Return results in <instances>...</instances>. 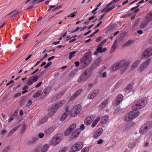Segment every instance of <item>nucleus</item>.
Wrapping results in <instances>:
<instances>
[{
	"label": "nucleus",
	"mask_w": 152,
	"mask_h": 152,
	"mask_svg": "<svg viewBox=\"0 0 152 152\" xmlns=\"http://www.w3.org/2000/svg\"><path fill=\"white\" fill-rule=\"evenodd\" d=\"M14 116H15V115H12L11 116L10 119L9 120L8 122H10L13 119H14Z\"/></svg>",
	"instance_id": "nucleus-55"
},
{
	"label": "nucleus",
	"mask_w": 152,
	"mask_h": 152,
	"mask_svg": "<svg viewBox=\"0 0 152 152\" xmlns=\"http://www.w3.org/2000/svg\"><path fill=\"white\" fill-rule=\"evenodd\" d=\"M107 75V72H106L103 73L102 74V76L103 78L105 77Z\"/></svg>",
	"instance_id": "nucleus-59"
},
{
	"label": "nucleus",
	"mask_w": 152,
	"mask_h": 152,
	"mask_svg": "<svg viewBox=\"0 0 152 152\" xmlns=\"http://www.w3.org/2000/svg\"><path fill=\"white\" fill-rule=\"evenodd\" d=\"M151 61L150 58L147 59L140 66L139 69V71L140 72L143 71L144 69L146 68L150 64Z\"/></svg>",
	"instance_id": "nucleus-12"
},
{
	"label": "nucleus",
	"mask_w": 152,
	"mask_h": 152,
	"mask_svg": "<svg viewBox=\"0 0 152 152\" xmlns=\"http://www.w3.org/2000/svg\"><path fill=\"white\" fill-rule=\"evenodd\" d=\"M102 38V37H99V38H97L96 39V42H99L101 40Z\"/></svg>",
	"instance_id": "nucleus-63"
},
{
	"label": "nucleus",
	"mask_w": 152,
	"mask_h": 152,
	"mask_svg": "<svg viewBox=\"0 0 152 152\" xmlns=\"http://www.w3.org/2000/svg\"><path fill=\"white\" fill-rule=\"evenodd\" d=\"M49 146V144H45L42 147H38L37 152H46L48 150Z\"/></svg>",
	"instance_id": "nucleus-14"
},
{
	"label": "nucleus",
	"mask_w": 152,
	"mask_h": 152,
	"mask_svg": "<svg viewBox=\"0 0 152 152\" xmlns=\"http://www.w3.org/2000/svg\"><path fill=\"white\" fill-rule=\"evenodd\" d=\"M94 119L93 116L90 115L87 117L85 120V124L86 125L90 124Z\"/></svg>",
	"instance_id": "nucleus-17"
},
{
	"label": "nucleus",
	"mask_w": 152,
	"mask_h": 152,
	"mask_svg": "<svg viewBox=\"0 0 152 152\" xmlns=\"http://www.w3.org/2000/svg\"><path fill=\"white\" fill-rule=\"evenodd\" d=\"M77 13V12H73L72 13H71V14L68 15L67 16L68 17H74L75 16V15Z\"/></svg>",
	"instance_id": "nucleus-48"
},
{
	"label": "nucleus",
	"mask_w": 152,
	"mask_h": 152,
	"mask_svg": "<svg viewBox=\"0 0 152 152\" xmlns=\"http://www.w3.org/2000/svg\"><path fill=\"white\" fill-rule=\"evenodd\" d=\"M82 108L81 106L78 104L74 107L71 110L70 115L72 117L76 116L80 112Z\"/></svg>",
	"instance_id": "nucleus-6"
},
{
	"label": "nucleus",
	"mask_w": 152,
	"mask_h": 152,
	"mask_svg": "<svg viewBox=\"0 0 152 152\" xmlns=\"http://www.w3.org/2000/svg\"><path fill=\"white\" fill-rule=\"evenodd\" d=\"M107 39H105L103 41L101 42L99 45L100 47H102V45L104 44L107 41Z\"/></svg>",
	"instance_id": "nucleus-50"
},
{
	"label": "nucleus",
	"mask_w": 152,
	"mask_h": 152,
	"mask_svg": "<svg viewBox=\"0 0 152 152\" xmlns=\"http://www.w3.org/2000/svg\"><path fill=\"white\" fill-rule=\"evenodd\" d=\"M137 4V6L133 7L131 8V11H133V10H134L135 9L137 8L138 7H139L140 4Z\"/></svg>",
	"instance_id": "nucleus-54"
},
{
	"label": "nucleus",
	"mask_w": 152,
	"mask_h": 152,
	"mask_svg": "<svg viewBox=\"0 0 152 152\" xmlns=\"http://www.w3.org/2000/svg\"><path fill=\"white\" fill-rule=\"evenodd\" d=\"M152 55V48H149L145 50L142 55V58H147Z\"/></svg>",
	"instance_id": "nucleus-11"
},
{
	"label": "nucleus",
	"mask_w": 152,
	"mask_h": 152,
	"mask_svg": "<svg viewBox=\"0 0 152 152\" xmlns=\"http://www.w3.org/2000/svg\"><path fill=\"white\" fill-rule=\"evenodd\" d=\"M55 127L53 126H52L49 128L48 129L45 131V133L47 134H50L55 129Z\"/></svg>",
	"instance_id": "nucleus-21"
},
{
	"label": "nucleus",
	"mask_w": 152,
	"mask_h": 152,
	"mask_svg": "<svg viewBox=\"0 0 152 152\" xmlns=\"http://www.w3.org/2000/svg\"><path fill=\"white\" fill-rule=\"evenodd\" d=\"M123 99V96L121 94L118 95L116 99V104H118L121 102Z\"/></svg>",
	"instance_id": "nucleus-25"
},
{
	"label": "nucleus",
	"mask_w": 152,
	"mask_h": 152,
	"mask_svg": "<svg viewBox=\"0 0 152 152\" xmlns=\"http://www.w3.org/2000/svg\"><path fill=\"white\" fill-rule=\"evenodd\" d=\"M147 103V99L146 98L141 99L135 103L132 107V109L133 111L129 112L126 115L125 120L129 121L135 118L140 114L137 110L144 107Z\"/></svg>",
	"instance_id": "nucleus-1"
},
{
	"label": "nucleus",
	"mask_w": 152,
	"mask_h": 152,
	"mask_svg": "<svg viewBox=\"0 0 152 152\" xmlns=\"http://www.w3.org/2000/svg\"><path fill=\"white\" fill-rule=\"evenodd\" d=\"M19 126H17L15 127L13 129H12V130H11L10 132L8 134V136H10L14 132L16 131L17 129L19 128Z\"/></svg>",
	"instance_id": "nucleus-38"
},
{
	"label": "nucleus",
	"mask_w": 152,
	"mask_h": 152,
	"mask_svg": "<svg viewBox=\"0 0 152 152\" xmlns=\"http://www.w3.org/2000/svg\"><path fill=\"white\" fill-rule=\"evenodd\" d=\"M48 93V92L47 89H44L41 94V98L43 99L45 98Z\"/></svg>",
	"instance_id": "nucleus-29"
},
{
	"label": "nucleus",
	"mask_w": 152,
	"mask_h": 152,
	"mask_svg": "<svg viewBox=\"0 0 152 152\" xmlns=\"http://www.w3.org/2000/svg\"><path fill=\"white\" fill-rule=\"evenodd\" d=\"M134 10V11L133 12V13H136L139 12V11H140V9L139 8L136 9Z\"/></svg>",
	"instance_id": "nucleus-62"
},
{
	"label": "nucleus",
	"mask_w": 152,
	"mask_h": 152,
	"mask_svg": "<svg viewBox=\"0 0 152 152\" xmlns=\"http://www.w3.org/2000/svg\"><path fill=\"white\" fill-rule=\"evenodd\" d=\"M10 147L8 146L6 147L3 151L2 152H7L9 149Z\"/></svg>",
	"instance_id": "nucleus-60"
},
{
	"label": "nucleus",
	"mask_w": 152,
	"mask_h": 152,
	"mask_svg": "<svg viewBox=\"0 0 152 152\" xmlns=\"http://www.w3.org/2000/svg\"><path fill=\"white\" fill-rule=\"evenodd\" d=\"M99 93V90H96L94 91L93 92L90 94V98L93 99L96 97Z\"/></svg>",
	"instance_id": "nucleus-24"
},
{
	"label": "nucleus",
	"mask_w": 152,
	"mask_h": 152,
	"mask_svg": "<svg viewBox=\"0 0 152 152\" xmlns=\"http://www.w3.org/2000/svg\"><path fill=\"white\" fill-rule=\"evenodd\" d=\"M134 42V41L132 40H129L126 43H124L123 45V47H126L129 45H130L132 43Z\"/></svg>",
	"instance_id": "nucleus-40"
},
{
	"label": "nucleus",
	"mask_w": 152,
	"mask_h": 152,
	"mask_svg": "<svg viewBox=\"0 0 152 152\" xmlns=\"http://www.w3.org/2000/svg\"><path fill=\"white\" fill-rule=\"evenodd\" d=\"M123 80H120L117 83V84L115 86V88H118L119 87H120L123 83Z\"/></svg>",
	"instance_id": "nucleus-42"
},
{
	"label": "nucleus",
	"mask_w": 152,
	"mask_h": 152,
	"mask_svg": "<svg viewBox=\"0 0 152 152\" xmlns=\"http://www.w3.org/2000/svg\"><path fill=\"white\" fill-rule=\"evenodd\" d=\"M102 51V47H100L98 45L96 49V51L94 52V54L95 55H97L98 53H102V52H101Z\"/></svg>",
	"instance_id": "nucleus-34"
},
{
	"label": "nucleus",
	"mask_w": 152,
	"mask_h": 152,
	"mask_svg": "<svg viewBox=\"0 0 152 152\" xmlns=\"http://www.w3.org/2000/svg\"><path fill=\"white\" fill-rule=\"evenodd\" d=\"M64 110L65 112L61 115L60 118V120L61 121H64L69 113V107H66Z\"/></svg>",
	"instance_id": "nucleus-13"
},
{
	"label": "nucleus",
	"mask_w": 152,
	"mask_h": 152,
	"mask_svg": "<svg viewBox=\"0 0 152 152\" xmlns=\"http://www.w3.org/2000/svg\"><path fill=\"white\" fill-rule=\"evenodd\" d=\"M109 119V116L108 115L103 116L101 119V121L104 124H105Z\"/></svg>",
	"instance_id": "nucleus-32"
},
{
	"label": "nucleus",
	"mask_w": 152,
	"mask_h": 152,
	"mask_svg": "<svg viewBox=\"0 0 152 152\" xmlns=\"http://www.w3.org/2000/svg\"><path fill=\"white\" fill-rule=\"evenodd\" d=\"M121 111V110L119 107L117 108L115 111V113H119L120 111Z\"/></svg>",
	"instance_id": "nucleus-52"
},
{
	"label": "nucleus",
	"mask_w": 152,
	"mask_h": 152,
	"mask_svg": "<svg viewBox=\"0 0 152 152\" xmlns=\"http://www.w3.org/2000/svg\"><path fill=\"white\" fill-rule=\"evenodd\" d=\"M56 103L53 104L52 106V109L49 110V114L51 115L54 113L56 112L55 110L58 108L59 107Z\"/></svg>",
	"instance_id": "nucleus-15"
},
{
	"label": "nucleus",
	"mask_w": 152,
	"mask_h": 152,
	"mask_svg": "<svg viewBox=\"0 0 152 152\" xmlns=\"http://www.w3.org/2000/svg\"><path fill=\"white\" fill-rule=\"evenodd\" d=\"M62 135L61 134H58L54 136L52 139L50 144L51 145H56L58 144L61 140L62 138Z\"/></svg>",
	"instance_id": "nucleus-7"
},
{
	"label": "nucleus",
	"mask_w": 152,
	"mask_h": 152,
	"mask_svg": "<svg viewBox=\"0 0 152 152\" xmlns=\"http://www.w3.org/2000/svg\"><path fill=\"white\" fill-rule=\"evenodd\" d=\"M117 41V40H115L114 42L112 47L111 48V52H113L117 48V44L116 42Z\"/></svg>",
	"instance_id": "nucleus-35"
},
{
	"label": "nucleus",
	"mask_w": 152,
	"mask_h": 152,
	"mask_svg": "<svg viewBox=\"0 0 152 152\" xmlns=\"http://www.w3.org/2000/svg\"><path fill=\"white\" fill-rule=\"evenodd\" d=\"M38 138L36 137H32L28 141V145L33 144L38 140Z\"/></svg>",
	"instance_id": "nucleus-23"
},
{
	"label": "nucleus",
	"mask_w": 152,
	"mask_h": 152,
	"mask_svg": "<svg viewBox=\"0 0 152 152\" xmlns=\"http://www.w3.org/2000/svg\"><path fill=\"white\" fill-rule=\"evenodd\" d=\"M48 118L47 117H45L42 118L39 121L38 124L39 125L42 124H44L47 120Z\"/></svg>",
	"instance_id": "nucleus-36"
},
{
	"label": "nucleus",
	"mask_w": 152,
	"mask_h": 152,
	"mask_svg": "<svg viewBox=\"0 0 152 152\" xmlns=\"http://www.w3.org/2000/svg\"><path fill=\"white\" fill-rule=\"evenodd\" d=\"M138 141L137 140H135L133 142L130 143L129 144V147L130 148H134L135 147Z\"/></svg>",
	"instance_id": "nucleus-28"
},
{
	"label": "nucleus",
	"mask_w": 152,
	"mask_h": 152,
	"mask_svg": "<svg viewBox=\"0 0 152 152\" xmlns=\"http://www.w3.org/2000/svg\"><path fill=\"white\" fill-rule=\"evenodd\" d=\"M103 130L102 128H100L97 129L94 133V135L96 138H97L103 132Z\"/></svg>",
	"instance_id": "nucleus-20"
},
{
	"label": "nucleus",
	"mask_w": 152,
	"mask_h": 152,
	"mask_svg": "<svg viewBox=\"0 0 152 152\" xmlns=\"http://www.w3.org/2000/svg\"><path fill=\"white\" fill-rule=\"evenodd\" d=\"M28 88V87L27 86H25L24 87H23L22 89L23 90H27V89Z\"/></svg>",
	"instance_id": "nucleus-64"
},
{
	"label": "nucleus",
	"mask_w": 152,
	"mask_h": 152,
	"mask_svg": "<svg viewBox=\"0 0 152 152\" xmlns=\"http://www.w3.org/2000/svg\"><path fill=\"white\" fill-rule=\"evenodd\" d=\"M77 72H78L77 70V69L74 70L70 73L69 75V77H72L73 76H74L76 74V73Z\"/></svg>",
	"instance_id": "nucleus-41"
},
{
	"label": "nucleus",
	"mask_w": 152,
	"mask_h": 152,
	"mask_svg": "<svg viewBox=\"0 0 152 152\" xmlns=\"http://www.w3.org/2000/svg\"><path fill=\"white\" fill-rule=\"evenodd\" d=\"M80 131V129H76L75 130L71 135V138L72 139H74L77 137L79 135Z\"/></svg>",
	"instance_id": "nucleus-16"
},
{
	"label": "nucleus",
	"mask_w": 152,
	"mask_h": 152,
	"mask_svg": "<svg viewBox=\"0 0 152 152\" xmlns=\"http://www.w3.org/2000/svg\"><path fill=\"white\" fill-rule=\"evenodd\" d=\"M93 71L88 68L81 74L78 80V82L80 83L85 82L91 76Z\"/></svg>",
	"instance_id": "nucleus-3"
},
{
	"label": "nucleus",
	"mask_w": 152,
	"mask_h": 152,
	"mask_svg": "<svg viewBox=\"0 0 152 152\" xmlns=\"http://www.w3.org/2000/svg\"><path fill=\"white\" fill-rule=\"evenodd\" d=\"M108 103V100L107 99L104 100L99 106L100 110H102L106 107Z\"/></svg>",
	"instance_id": "nucleus-22"
},
{
	"label": "nucleus",
	"mask_w": 152,
	"mask_h": 152,
	"mask_svg": "<svg viewBox=\"0 0 152 152\" xmlns=\"http://www.w3.org/2000/svg\"><path fill=\"white\" fill-rule=\"evenodd\" d=\"M149 142H145L144 144V147L145 148H147L149 146Z\"/></svg>",
	"instance_id": "nucleus-53"
},
{
	"label": "nucleus",
	"mask_w": 152,
	"mask_h": 152,
	"mask_svg": "<svg viewBox=\"0 0 152 152\" xmlns=\"http://www.w3.org/2000/svg\"><path fill=\"white\" fill-rule=\"evenodd\" d=\"M148 22L145 20H143L141 23L140 28H143L145 27L148 25Z\"/></svg>",
	"instance_id": "nucleus-26"
},
{
	"label": "nucleus",
	"mask_w": 152,
	"mask_h": 152,
	"mask_svg": "<svg viewBox=\"0 0 152 152\" xmlns=\"http://www.w3.org/2000/svg\"><path fill=\"white\" fill-rule=\"evenodd\" d=\"M71 132L72 131L69 128H68L64 132V134L65 136H67L69 135Z\"/></svg>",
	"instance_id": "nucleus-45"
},
{
	"label": "nucleus",
	"mask_w": 152,
	"mask_h": 152,
	"mask_svg": "<svg viewBox=\"0 0 152 152\" xmlns=\"http://www.w3.org/2000/svg\"><path fill=\"white\" fill-rule=\"evenodd\" d=\"M83 146V143L82 142H77L75 143L72 147V152H75L80 150Z\"/></svg>",
	"instance_id": "nucleus-8"
},
{
	"label": "nucleus",
	"mask_w": 152,
	"mask_h": 152,
	"mask_svg": "<svg viewBox=\"0 0 152 152\" xmlns=\"http://www.w3.org/2000/svg\"><path fill=\"white\" fill-rule=\"evenodd\" d=\"M44 136V134L42 133H40L38 134V137L39 138H42Z\"/></svg>",
	"instance_id": "nucleus-51"
},
{
	"label": "nucleus",
	"mask_w": 152,
	"mask_h": 152,
	"mask_svg": "<svg viewBox=\"0 0 152 152\" xmlns=\"http://www.w3.org/2000/svg\"><path fill=\"white\" fill-rule=\"evenodd\" d=\"M104 142L103 140L102 139L99 140L97 142V144H100Z\"/></svg>",
	"instance_id": "nucleus-57"
},
{
	"label": "nucleus",
	"mask_w": 152,
	"mask_h": 152,
	"mask_svg": "<svg viewBox=\"0 0 152 152\" xmlns=\"http://www.w3.org/2000/svg\"><path fill=\"white\" fill-rule=\"evenodd\" d=\"M152 127V123L147 122L142 126L140 129L139 132L142 134L146 133Z\"/></svg>",
	"instance_id": "nucleus-5"
},
{
	"label": "nucleus",
	"mask_w": 152,
	"mask_h": 152,
	"mask_svg": "<svg viewBox=\"0 0 152 152\" xmlns=\"http://www.w3.org/2000/svg\"><path fill=\"white\" fill-rule=\"evenodd\" d=\"M132 88V86L130 85H128L127 87L126 88L125 92L126 93H128L130 92Z\"/></svg>",
	"instance_id": "nucleus-37"
},
{
	"label": "nucleus",
	"mask_w": 152,
	"mask_h": 152,
	"mask_svg": "<svg viewBox=\"0 0 152 152\" xmlns=\"http://www.w3.org/2000/svg\"><path fill=\"white\" fill-rule=\"evenodd\" d=\"M130 64L129 61H121L113 66V69L114 71H115L121 68L120 73L122 74L126 70Z\"/></svg>",
	"instance_id": "nucleus-2"
},
{
	"label": "nucleus",
	"mask_w": 152,
	"mask_h": 152,
	"mask_svg": "<svg viewBox=\"0 0 152 152\" xmlns=\"http://www.w3.org/2000/svg\"><path fill=\"white\" fill-rule=\"evenodd\" d=\"M42 83V82L41 81L39 82L38 84L36 85L35 86V87L36 88H37L39 87Z\"/></svg>",
	"instance_id": "nucleus-58"
},
{
	"label": "nucleus",
	"mask_w": 152,
	"mask_h": 152,
	"mask_svg": "<svg viewBox=\"0 0 152 152\" xmlns=\"http://www.w3.org/2000/svg\"><path fill=\"white\" fill-rule=\"evenodd\" d=\"M115 7V6L114 5H112V6L110 7L109 8H107L106 7L103 9L102 11L101 12H103L105 11V12H108L109 11L111 10H113Z\"/></svg>",
	"instance_id": "nucleus-30"
},
{
	"label": "nucleus",
	"mask_w": 152,
	"mask_h": 152,
	"mask_svg": "<svg viewBox=\"0 0 152 152\" xmlns=\"http://www.w3.org/2000/svg\"><path fill=\"white\" fill-rule=\"evenodd\" d=\"M64 93V91H62L61 92V93L58 94L56 96H54L53 97L52 99L53 101H55L56 100L59 99L63 94Z\"/></svg>",
	"instance_id": "nucleus-19"
},
{
	"label": "nucleus",
	"mask_w": 152,
	"mask_h": 152,
	"mask_svg": "<svg viewBox=\"0 0 152 152\" xmlns=\"http://www.w3.org/2000/svg\"><path fill=\"white\" fill-rule=\"evenodd\" d=\"M140 63V61L139 60H137L135 61L132 67L133 68H135L137 67L138 65Z\"/></svg>",
	"instance_id": "nucleus-46"
},
{
	"label": "nucleus",
	"mask_w": 152,
	"mask_h": 152,
	"mask_svg": "<svg viewBox=\"0 0 152 152\" xmlns=\"http://www.w3.org/2000/svg\"><path fill=\"white\" fill-rule=\"evenodd\" d=\"M39 77L37 75H34L28 79L27 84L29 86L31 85L33 82H35L38 80Z\"/></svg>",
	"instance_id": "nucleus-9"
},
{
	"label": "nucleus",
	"mask_w": 152,
	"mask_h": 152,
	"mask_svg": "<svg viewBox=\"0 0 152 152\" xmlns=\"http://www.w3.org/2000/svg\"><path fill=\"white\" fill-rule=\"evenodd\" d=\"M113 4V3H112V1H111L109 4H107L106 5V7L107 8H109V7L110 6V5H111Z\"/></svg>",
	"instance_id": "nucleus-61"
},
{
	"label": "nucleus",
	"mask_w": 152,
	"mask_h": 152,
	"mask_svg": "<svg viewBox=\"0 0 152 152\" xmlns=\"http://www.w3.org/2000/svg\"><path fill=\"white\" fill-rule=\"evenodd\" d=\"M82 89H80L78 90L76 92L70 97L69 100L70 101H72L82 91Z\"/></svg>",
	"instance_id": "nucleus-18"
},
{
	"label": "nucleus",
	"mask_w": 152,
	"mask_h": 152,
	"mask_svg": "<svg viewBox=\"0 0 152 152\" xmlns=\"http://www.w3.org/2000/svg\"><path fill=\"white\" fill-rule=\"evenodd\" d=\"M67 150V148L66 147H64L59 152H65Z\"/></svg>",
	"instance_id": "nucleus-56"
},
{
	"label": "nucleus",
	"mask_w": 152,
	"mask_h": 152,
	"mask_svg": "<svg viewBox=\"0 0 152 152\" xmlns=\"http://www.w3.org/2000/svg\"><path fill=\"white\" fill-rule=\"evenodd\" d=\"M65 101L64 100H62L61 101H59L57 102V104H58V105H59V107H61L65 103Z\"/></svg>",
	"instance_id": "nucleus-47"
},
{
	"label": "nucleus",
	"mask_w": 152,
	"mask_h": 152,
	"mask_svg": "<svg viewBox=\"0 0 152 152\" xmlns=\"http://www.w3.org/2000/svg\"><path fill=\"white\" fill-rule=\"evenodd\" d=\"M76 127V124H73L72 125H71L69 127V130H70L72 132V131Z\"/></svg>",
	"instance_id": "nucleus-43"
},
{
	"label": "nucleus",
	"mask_w": 152,
	"mask_h": 152,
	"mask_svg": "<svg viewBox=\"0 0 152 152\" xmlns=\"http://www.w3.org/2000/svg\"><path fill=\"white\" fill-rule=\"evenodd\" d=\"M45 0H33L31 2L30 4H35L39 3L40 2H42Z\"/></svg>",
	"instance_id": "nucleus-31"
},
{
	"label": "nucleus",
	"mask_w": 152,
	"mask_h": 152,
	"mask_svg": "<svg viewBox=\"0 0 152 152\" xmlns=\"http://www.w3.org/2000/svg\"><path fill=\"white\" fill-rule=\"evenodd\" d=\"M146 20L148 22L152 21V13H148L146 16Z\"/></svg>",
	"instance_id": "nucleus-27"
},
{
	"label": "nucleus",
	"mask_w": 152,
	"mask_h": 152,
	"mask_svg": "<svg viewBox=\"0 0 152 152\" xmlns=\"http://www.w3.org/2000/svg\"><path fill=\"white\" fill-rule=\"evenodd\" d=\"M76 53V51H73L70 52L69 54V58L71 59L73 57L75 56V54Z\"/></svg>",
	"instance_id": "nucleus-39"
},
{
	"label": "nucleus",
	"mask_w": 152,
	"mask_h": 152,
	"mask_svg": "<svg viewBox=\"0 0 152 152\" xmlns=\"http://www.w3.org/2000/svg\"><path fill=\"white\" fill-rule=\"evenodd\" d=\"M92 58L91 56L90 53L89 52L86 54L80 60V63L84 66H86L90 64L92 60Z\"/></svg>",
	"instance_id": "nucleus-4"
},
{
	"label": "nucleus",
	"mask_w": 152,
	"mask_h": 152,
	"mask_svg": "<svg viewBox=\"0 0 152 152\" xmlns=\"http://www.w3.org/2000/svg\"><path fill=\"white\" fill-rule=\"evenodd\" d=\"M100 117H98L93 122V123L91 125V126L92 127H94L96 126L97 124L98 121L100 120Z\"/></svg>",
	"instance_id": "nucleus-33"
},
{
	"label": "nucleus",
	"mask_w": 152,
	"mask_h": 152,
	"mask_svg": "<svg viewBox=\"0 0 152 152\" xmlns=\"http://www.w3.org/2000/svg\"><path fill=\"white\" fill-rule=\"evenodd\" d=\"M41 94V91H37L34 95V97H38Z\"/></svg>",
	"instance_id": "nucleus-44"
},
{
	"label": "nucleus",
	"mask_w": 152,
	"mask_h": 152,
	"mask_svg": "<svg viewBox=\"0 0 152 152\" xmlns=\"http://www.w3.org/2000/svg\"><path fill=\"white\" fill-rule=\"evenodd\" d=\"M102 60L101 57H99L97 58L95 61L92 66L89 67V68L91 69V70H93L94 69H96L99 66L102 62Z\"/></svg>",
	"instance_id": "nucleus-10"
},
{
	"label": "nucleus",
	"mask_w": 152,
	"mask_h": 152,
	"mask_svg": "<svg viewBox=\"0 0 152 152\" xmlns=\"http://www.w3.org/2000/svg\"><path fill=\"white\" fill-rule=\"evenodd\" d=\"M89 148L88 147H86L83 148L81 152H88Z\"/></svg>",
	"instance_id": "nucleus-49"
}]
</instances>
